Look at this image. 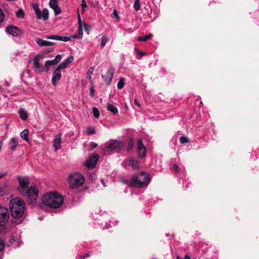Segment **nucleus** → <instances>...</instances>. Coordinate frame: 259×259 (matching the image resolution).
<instances>
[{
    "label": "nucleus",
    "mask_w": 259,
    "mask_h": 259,
    "mask_svg": "<svg viewBox=\"0 0 259 259\" xmlns=\"http://www.w3.org/2000/svg\"><path fill=\"white\" fill-rule=\"evenodd\" d=\"M43 204L51 208H59L64 202L62 195L56 192H50L44 195L41 198Z\"/></svg>",
    "instance_id": "nucleus-1"
},
{
    "label": "nucleus",
    "mask_w": 259,
    "mask_h": 259,
    "mask_svg": "<svg viewBox=\"0 0 259 259\" xmlns=\"http://www.w3.org/2000/svg\"><path fill=\"white\" fill-rule=\"evenodd\" d=\"M9 208L13 218H21L24 214L25 202L20 198H13L9 202Z\"/></svg>",
    "instance_id": "nucleus-2"
},
{
    "label": "nucleus",
    "mask_w": 259,
    "mask_h": 259,
    "mask_svg": "<svg viewBox=\"0 0 259 259\" xmlns=\"http://www.w3.org/2000/svg\"><path fill=\"white\" fill-rule=\"evenodd\" d=\"M150 181V178L148 174L141 172L134 174L130 183L126 180L124 182L129 186L136 188H143L147 186Z\"/></svg>",
    "instance_id": "nucleus-3"
},
{
    "label": "nucleus",
    "mask_w": 259,
    "mask_h": 259,
    "mask_svg": "<svg viewBox=\"0 0 259 259\" xmlns=\"http://www.w3.org/2000/svg\"><path fill=\"white\" fill-rule=\"evenodd\" d=\"M68 184L71 188H77L84 183V177L78 172L70 174L68 179Z\"/></svg>",
    "instance_id": "nucleus-4"
},
{
    "label": "nucleus",
    "mask_w": 259,
    "mask_h": 259,
    "mask_svg": "<svg viewBox=\"0 0 259 259\" xmlns=\"http://www.w3.org/2000/svg\"><path fill=\"white\" fill-rule=\"evenodd\" d=\"M21 194L29 198L31 200L30 203L32 204L38 198V189L35 186H31Z\"/></svg>",
    "instance_id": "nucleus-5"
},
{
    "label": "nucleus",
    "mask_w": 259,
    "mask_h": 259,
    "mask_svg": "<svg viewBox=\"0 0 259 259\" xmlns=\"http://www.w3.org/2000/svg\"><path fill=\"white\" fill-rule=\"evenodd\" d=\"M123 146V142L116 140H110L105 144L104 150L105 151H119Z\"/></svg>",
    "instance_id": "nucleus-6"
},
{
    "label": "nucleus",
    "mask_w": 259,
    "mask_h": 259,
    "mask_svg": "<svg viewBox=\"0 0 259 259\" xmlns=\"http://www.w3.org/2000/svg\"><path fill=\"white\" fill-rule=\"evenodd\" d=\"M18 181L19 185L18 191L20 193L24 192V191L28 188L30 181L28 177H18Z\"/></svg>",
    "instance_id": "nucleus-7"
},
{
    "label": "nucleus",
    "mask_w": 259,
    "mask_h": 259,
    "mask_svg": "<svg viewBox=\"0 0 259 259\" xmlns=\"http://www.w3.org/2000/svg\"><path fill=\"white\" fill-rule=\"evenodd\" d=\"M10 215L8 209L4 206H0V227L5 226L8 222Z\"/></svg>",
    "instance_id": "nucleus-8"
},
{
    "label": "nucleus",
    "mask_w": 259,
    "mask_h": 259,
    "mask_svg": "<svg viewBox=\"0 0 259 259\" xmlns=\"http://www.w3.org/2000/svg\"><path fill=\"white\" fill-rule=\"evenodd\" d=\"M122 165L126 168L131 167L134 169H136L140 166V162L137 158L131 157L124 160Z\"/></svg>",
    "instance_id": "nucleus-9"
},
{
    "label": "nucleus",
    "mask_w": 259,
    "mask_h": 259,
    "mask_svg": "<svg viewBox=\"0 0 259 259\" xmlns=\"http://www.w3.org/2000/svg\"><path fill=\"white\" fill-rule=\"evenodd\" d=\"M98 159V155L97 154H93L92 156H89L88 158L85 160L84 165L89 169H93L96 165Z\"/></svg>",
    "instance_id": "nucleus-10"
},
{
    "label": "nucleus",
    "mask_w": 259,
    "mask_h": 259,
    "mask_svg": "<svg viewBox=\"0 0 259 259\" xmlns=\"http://www.w3.org/2000/svg\"><path fill=\"white\" fill-rule=\"evenodd\" d=\"M114 69L113 67H109L105 75H102V77L104 78V81L107 85H109L112 81Z\"/></svg>",
    "instance_id": "nucleus-11"
},
{
    "label": "nucleus",
    "mask_w": 259,
    "mask_h": 259,
    "mask_svg": "<svg viewBox=\"0 0 259 259\" xmlns=\"http://www.w3.org/2000/svg\"><path fill=\"white\" fill-rule=\"evenodd\" d=\"M6 31L8 34L15 37H18L21 34V30L18 27L13 25L7 26L6 28Z\"/></svg>",
    "instance_id": "nucleus-12"
},
{
    "label": "nucleus",
    "mask_w": 259,
    "mask_h": 259,
    "mask_svg": "<svg viewBox=\"0 0 259 259\" xmlns=\"http://www.w3.org/2000/svg\"><path fill=\"white\" fill-rule=\"evenodd\" d=\"M137 145V152L140 158L144 157L146 156V148L142 143V140H138Z\"/></svg>",
    "instance_id": "nucleus-13"
},
{
    "label": "nucleus",
    "mask_w": 259,
    "mask_h": 259,
    "mask_svg": "<svg viewBox=\"0 0 259 259\" xmlns=\"http://www.w3.org/2000/svg\"><path fill=\"white\" fill-rule=\"evenodd\" d=\"M33 66L35 71L41 73L44 71V67L39 63L38 56H35L33 59Z\"/></svg>",
    "instance_id": "nucleus-14"
},
{
    "label": "nucleus",
    "mask_w": 259,
    "mask_h": 259,
    "mask_svg": "<svg viewBox=\"0 0 259 259\" xmlns=\"http://www.w3.org/2000/svg\"><path fill=\"white\" fill-rule=\"evenodd\" d=\"M61 77V70L56 68L55 71L53 72L52 78V83L54 86H56L57 82L60 79Z\"/></svg>",
    "instance_id": "nucleus-15"
},
{
    "label": "nucleus",
    "mask_w": 259,
    "mask_h": 259,
    "mask_svg": "<svg viewBox=\"0 0 259 259\" xmlns=\"http://www.w3.org/2000/svg\"><path fill=\"white\" fill-rule=\"evenodd\" d=\"M49 4L50 8L53 10L55 16L60 14L61 10L57 5V0H50Z\"/></svg>",
    "instance_id": "nucleus-16"
},
{
    "label": "nucleus",
    "mask_w": 259,
    "mask_h": 259,
    "mask_svg": "<svg viewBox=\"0 0 259 259\" xmlns=\"http://www.w3.org/2000/svg\"><path fill=\"white\" fill-rule=\"evenodd\" d=\"M61 133L55 136L53 140V147L55 151L61 148Z\"/></svg>",
    "instance_id": "nucleus-17"
},
{
    "label": "nucleus",
    "mask_w": 259,
    "mask_h": 259,
    "mask_svg": "<svg viewBox=\"0 0 259 259\" xmlns=\"http://www.w3.org/2000/svg\"><path fill=\"white\" fill-rule=\"evenodd\" d=\"M36 42L39 47H48L54 46L55 45V43L54 42L43 40L42 39L38 37L36 38Z\"/></svg>",
    "instance_id": "nucleus-18"
},
{
    "label": "nucleus",
    "mask_w": 259,
    "mask_h": 259,
    "mask_svg": "<svg viewBox=\"0 0 259 259\" xmlns=\"http://www.w3.org/2000/svg\"><path fill=\"white\" fill-rule=\"evenodd\" d=\"M39 16L40 18H37L38 20H43L44 21H47L49 19V11L47 9L45 8L42 11H39Z\"/></svg>",
    "instance_id": "nucleus-19"
},
{
    "label": "nucleus",
    "mask_w": 259,
    "mask_h": 259,
    "mask_svg": "<svg viewBox=\"0 0 259 259\" xmlns=\"http://www.w3.org/2000/svg\"><path fill=\"white\" fill-rule=\"evenodd\" d=\"M18 113L22 120H26L28 118V113L24 109L20 108L19 109Z\"/></svg>",
    "instance_id": "nucleus-20"
},
{
    "label": "nucleus",
    "mask_w": 259,
    "mask_h": 259,
    "mask_svg": "<svg viewBox=\"0 0 259 259\" xmlns=\"http://www.w3.org/2000/svg\"><path fill=\"white\" fill-rule=\"evenodd\" d=\"M54 40L62 41L64 42H67L71 40V38L68 36H60L58 35H54Z\"/></svg>",
    "instance_id": "nucleus-21"
},
{
    "label": "nucleus",
    "mask_w": 259,
    "mask_h": 259,
    "mask_svg": "<svg viewBox=\"0 0 259 259\" xmlns=\"http://www.w3.org/2000/svg\"><path fill=\"white\" fill-rule=\"evenodd\" d=\"M109 37L107 34H104L101 38V41L100 43V48H103L108 41Z\"/></svg>",
    "instance_id": "nucleus-22"
},
{
    "label": "nucleus",
    "mask_w": 259,
    "mask_h": 259,
    "mask_svg": "<svg viewBox=\"0 0 259 259\" xmlns=\"http://www.w3.org/2000/svg\"><path fill=\"white\" fill-rule=\"evenodd\" d=\"M107 107L108 110L113 113V114H116L118 113L117 108L113 105L110 103H108L107 105Z\"/></svg>",
    "instance_id": "nucleus-23"
},
{
    "label": "nucleus",
    "mask_w": 259,
    "mask_h": 259,
    "mask_svg": "<svg viewBox=\"0 0 259 259\" xmlns=\"http://www.w3.org/2000/svg\"><path fill=\"white\" fill-rule=\"evenodd\" d=\"M152 36L153 35L151 33H150L144 37L139 36L137 38V40L139 41H146L151 39Z\"/></svg>",
    "instance_id": "nucleus-24"
},
{
    "label": "nucleus",
    "mask_w": 259,
    "mask_h": 259,
    "mask_svg": "<svg viewBox=\"0 0 259 259\" xmlns=\"http://www.w3.org/2000/svg\"><path fill=\"white\" fill-rule=\"evenodd\" d=\"M29 134L28 130L27 129H25L20 133L21 137L26 141H28V136Z\"/></svg>",
    "instance_id": "nucleus-25"
},
{
    "label": "nucleus",
    "mask_w": 259,
    "mask_h": 259,
    "mask_svg": "<svg viewBox=\"0 0 259 259\" xmlns=\"http://www.w3.org/2000/svg\"><path fill=\"white\" fill-rule=\"evenodd\" d=\"M12 145L10 146V148L11 150L14 151L15 150L17 146L18 143L15 138H12L10 141Z\"/></svg>",
    "instance_id": "nucleus-26"
},
{
    "label": "nucleus",
    "mask_w": 259,
    "mask_h": 259,
    "mask_svg": "<svg viewBox=\"0 0 259 259\" xmlns=\"http://www.w3.org/2000/svg\"><path fill=\"white\" fill-rule=\"evenodd\" d=\"M32 8L33 9V10H34L36 16V18H40V17L39 16V11H40V10L39 8L38 4L36 3L32 4Z\"/></svg>",
    "instance_id": "nucleus-27"
},
{
    "label": "nucleus",
    "mask_w": 259,
    "mask_h": 259,
    "mask_svg": "<svg viewBox=\"0 0 259 259\" xmlns=\"http://www.w3.org/2000/svg\"><path fill=\"white\" fill-rule=\"evenodd\" d=\"M78 26H83L85 30H88V25L87 24L84 22H82L81 20V18L79 13H78Z\"/></svg>",
    "instance_id": "nucleus-28"
},
{
    "label": "nucleus",
    "mask_w": 259,
    "mask_h": 259,
    "mask_svg": "<svg viewBox=\"0 0 259 259\" xmlns=\"http://www.w3.org/2000/svg\"><path fill=\"white\" fill-rule=\"evenodd\" d=\"M16 16L19 18L23 19L24 18L25 13L22 9H19L16 13Z\"/></svg>",
    "instance_id": "nucleus-29"
},
{
    "label": "nucleus",
    "mask_w": 259,
    "mask_h": 259,
    "mask_svg": "<svg viewBox=\"0 0 259 259\" xmlns=\"http://www.w3.org/2000/svg\"><path fill=\"white\" fill-rule=\"evenodd\" d=\"M124 85V79L123 77H120L119 79V81L117 83V88L118 89H121L123 88Z\"/></svg>",
    "instance_id": "nucleus-30"
},
{
    "label": "nucleus",
    "mask_w": 259,
    "mask_h": 259,
    "mask_svg": "<svg viewBox=\"0 0 259 259\" xmlns=\"http://www.w3.org/2000/svg\"><path fill=\"white\" fill-rule=\"evenodd\" d=\"M69 64L67 62H66V60H65L63 62L59 64L58 66V68L61 70L62 69L65 68Z\"/></svg>",
    "instance_id": "nucleus-31"
},
{
    "label": "nucleus",
    "mask_w": 259,
    "mask_h": 259,
    "mask_svg": "<svg viewBox=\"0 0 259 259\" xmlns=\"http://www.w3.org/2000/svg\"><path fill=\"white\" fill-rule=\"evenodd\" d=\"M141 7L140 0H135L134 4V8L136 11H138Z\"/></svg>",
    "instance_id": "nucleus-32"
},
{
    "label": "nucleus",
    "mask_w": 259,
    "mask_h": 259,
    "mask_svg": "<svg viewBox=\"0 0 259 259\" xmlns=\"http://www.w3.org/2000/svg\"><path fill=\"white\" fill-rule=\"evenodd\" d=\"M91 85L90 88V96L93 97L95 95V89L93 81L91 80Z\"/></svg>",
    "instance_id": "nucleus-33"
},
{
    "label": "nucleus",
    "mask_w": 259,
    "mask_h": 259,
    "mask_svg": "<svg viewBox=\"0 0 259 259\" xmlns=\"http://www.w3.org/2000/svg\"><path fill=\"white\" fill-rule=\"evenodd\" d=\"M95 133V130L94 127H88L87 128V134L88 135H92Z\"/></svg>",
    "instance_id": "nucleus-34"
},
{
    "label": "nucleus",
    "mask_w": 259,
    "mask_h": 259,
    "mask_svg": "<svg viewBox=\"0 0 259 259\" xmlns=\"http://www.w3.org/2000/svg\"><path fill=\"white\" fill-rule=\"evenodd\" d=\"M94 68L93 67H90L88 71H87V77L91 80V78H92V77H91V75L93 74V71H94Z\"/></svg>",
    "instance_id": "nucleus-35"
},
{
    "label": "nucleus",
    "mask_w": 259,
    "mask_h": 259,
    "mask_svg": "<svg viewBox=\"0 0 259 259\" xmlns=\"http://www.w3.org/2000/svg\"><path fill=\"white\" fill-rule=\"evenodd\" d=\"M93 112L95 118H98L100 116V113L98 109L96 107L93 108Z\"/></svg>",
    "instance_id": "nucleus-36"
},
{
    "label": "nucleus",
    "mask_w": 259,
    "mask_h": 259,
    "mask_svg": "<svg viewBox=\"0 0 259 259\" xmlns=\"http://www.w3.org/2000/svg\"><path fill=\"white\" fill-rule=\"evenodd\" d=\"M180 142L182 144H186L189 143V139L186 136H182L180 138Z\"/></svg>",
    "instance_id": "nucleus-37"
},
{
    "label": "nucleus",
    "mask_w": 259,
    "mask_h": 259,
    "mask_svg": "<svg viewBox=\"0 0 259 259\" xmlns=\"http://www.w3.org/2000/svg\"><path fill=\"white\" fill-rule=\"evenodd\" d=\"M88 178L91 182H93L95 180L96 178V175L94 173L90 174Z\"/></svg>",
    "instance_id": "nucleus-38"
},
{
    "label": "nucleus",
    "mask_w": 259,
    "mask_h": 259,
    "mask_svg": "<svg viewBox=\"0 0 259 259\" xmlns=\"http://www.w3.org/2000/svg\"><path fill=\"white\" fill-rule=\"evenodd\" d=\"M5 245V243L3 239H0V252L4 249Z\"/></svg>",
    "instance_id": "nucleus-39"
},
{
    "label": "nucleus",
    "mask_w": 259,
    "mask_h": 259,
    "mask_svg": "<svg viewBox=\"0 0 259 259\" xmlns=\"http://www.w3.org/2000/svg\"><path fill=\"white\" fill-rule=\"evenodd\" d=\"M5 19V15L2 10V9L0 8V23L3 22Z\"/></svg>",
    "instance_id": "nucleus-40"
},
{
    "label": "nucleus",
    "mask_w": 259,
    "mask_h": 259,
    "mask_svg": "<svg viewBox=\"0 0 259 259\" xmlns=\"http://www.w3.org/2000/svg\"><path fill=\"white\" fill-rule=\"evenodd\" d=\"M61 58H62V56L61 55L58 54V55H56L55 58L54 59V60L55 61V63H56L57 64L58 62H59L61 61Z\"/></svg>",
    "instance_id": "nucleus-41"
},
{
    "label": "nucleus",
    "mask_w": 259,
    "mask_h": 259,
    "mask_svg": "<svg viewBox=\"0 0 259 259\" xmlns=\"http://www.w3.org/2000/svg\"><path fill=\"white\" fill-rule=\"evenodd\" d=\"M51 66V64L50 63L49 61H46L45 62V67L46 68V70L48 71L49 70L50 67Z\"/></svg>",
    "instance_id": "nucleus-42"
},
{
    "label": "nucleus",
    "mask_w": 259,
    "mask_h": 259,
    "mask_svg": "<svg viewBox=\"0 0 259 259\" xmlns=\"http://www.w3.org/2000/svg\"><path fill=\"white\" fill-rule=\"evenodd\" d=\"M73 60H74L73 57L72 56H70L68 57L66 59V62H68V64H69V63H71V62H72Z\"/></svg>",
    "instance_id": "nucleus-43"
},
{
    "label": "nucleus",
    "mask_w": 259,
    "mask_h": 259,
    "mask_svg": "<svg viewBox=\"0 0 259 259\" xmlns=\"http://www.w3.org/2000/svg\"><path fill=\"white\" fill-rule=\"evenodd\" d=\"M90 146L91 148H92V149H94L97 147L98 145L96 143H95L94 142H92L90 143Z\"/></svg>",
    "instance_id": "nucleus-44"
},
{
    "label": "nucleus",
    "mask_w": 259,
    "mask_h": 259,
    "mask_svg": "<svg viewBox=\"0 0 259 259\" xmlns=\"http://www.w3.org/2000/svg\"><path fill=\"white\" fill-rule=\"evenodd\" d=\"M81 6L82 7V12L83 13L84 9L87 7V5L86 4L85 1H83V2H82V4H81Z\"/></svg>",
    "instance_id": "nucleus-45"
},
{
    "label": "nucleus",
    "mask_w": 259,
    "mask_h": 259,
    "mask_svg": "<svg viewBox=\"0 0 259 259\" xmlns=\"http://www.w3.org/2000/svg\"><path fill=\"white\" fill-rule=\"evenodd\" d=\"M82 27L83 26H78V32H79V35H80V38H82V35L83 34V31H82Z\"/></svg>",
    "instance_id": "nucleus-46"
},
{
    "label": "nucleus",
    "mask_w": 259,
    "mask_h": 259,
    "mask_svg": "<svg viewBox=\"0 0 259 259\" xmlns=\"http://www.w3.org/2000/svg\"><path fill=\"white\" fill-rule=\"evenodd\" d=\"M112 14H113L114 17L116 18V19L118 20L119 19L117 11L116 10H115V9L113 10Z\"/></svg>",
    "instance_id": "nucleus-47"
},
{
    "label": "nucleus",
    "mask_w": 259,
    "mask_h": 259,
    "mask_svg": "<svg viewBox=\"0 0 259 259\" xmlns=\"http://www.w3.org/2000/svg\"><path fill=\"white\" fill-rule=\"evenodd\" d=\"M174 170L177 172H179V168L177 164H174L173 166Z\"/></svg>",
    "instance_id": "nucleus-48"
},
{
    "label": "nucleus",
    "mask_w": 259,
    "mask_h": 259,
    "mask_svg": "<svg viewBox=\"0 0 259 259\" xmlns=\"http://www.w3.org/2000/svg\"><path fill=\"white\" fill-rule=\"evenodd\" d=\"M138 53L140 55L141 58L146 54L145 52H140L139 50H138Z\"/></svg>",
    "instance_id": "nucleus-49"
},
{
    "label": "nucleus",
    "mask_w": 259,
    "mask_h": 259,
    "mask_svg": "<svg viewBox=\"0 0 259 259\" xmlns=\"http://www.w3.org/2000/svg\"><path fill=\"white\" fill-rule=\"evenodd\" d=\"M48 61H49L50 62V63L51 64V66H52V65H55V64H57L56 63H55V60H54V59L52 60H48Z\"/></svg>",
    "instance_id": "nucleus-50"
},
{
    "label": "nucleus",
    "mask_w": 259,
    "mask_h": 259,
    "mask_svg": "<svg viewBox=\"0 0 259 259\" xmlns=\"http://www.w3.org/2000/svg\"><path fill=\"white\" fill-rule=\"evenodd\" d=\"M134 103H135V105H137V106H138V107L141 106V105L139 103V102L137 101V100H135Z\"/></svg>",
    "instance_id": "nucleus-51"
},
{
    "label": "nucleus",
    "mask_w": 259,
    "mask_h": 259,
    "mask_svg": "<svg viewBox=\"0 0 259 259\" xmlns=\"http://www.w3.org/2000/svg\"><path fill=\"white\" fill-rule=\"evenodd\" d=\"M90 255L89 253L85 254L84 255L81 256V258L82 259H84L85 257L89 256Z\"/></svg>",
    "instance_id": "nucleus-52"
},
{
    "label": "nucleus",
    "mask_w": 259,
    "mask_h": 259,
    "mask_svg": "<svg viewBox=\"0 0 259 259\" xmlns=\"http://www.w3.org/2000/svg\"><path fill=\"white\" fill-rule=\"evenodd\" d=\"M133 147V145L132 144H130L129 146H128V147L127 149V151H129L130 149H131Z\"/></svg>",
    "instance_id": "nucleus-53"
},
{
    "label": "nucleus",
    "mask_w": 259,
    "mask_h": 259,
    "mask_svg": "<svg viewBox=\"0 0 259 259\" xmlns=\"http://www.w3.org/2000/svg\"><path fill=\"white\" fill-rule=\"evenodd\" d=\"M6 175V174L0 172V179L3 178Z\"/></svg>",
    "instance_id": "nucleus-54"
},
{
    "label": "nucleus",
    "mask_w": 259,
    "mask_h": 259,
    "mask_svg": "<svg viewBox=\"0 0 259 259\" xmlns=\"http://www.w3.org/2000/svg\"><path fill=\"white\" fill-rule=\"evenodd\" d=\"M184 259H191V258L188 255H185V257H184Z\"/></svg>",
    "instance_id": "nucleus-55"
},
{
    "label": "nucleus",
    "mask_w": 259,
    "mask_h": 259,
    "mask_svg": "<svg viewBox=\"0 0 259 259\" xmlns=\"http://www.w3.org/2000/svg\"><path fill=\"white\" fill-rule=\"evenodd\" d=\"M101 183H102V185H103L104 187H105V186H106V185H105V183H104V180H101Z\"/></svg>",
    "instance_id": "nucleus-56"
},
{
    "label": "nucleus",
    "mask_w": 259,
    "mask_h": 259,
    "mask_svg": "<svg viewBox=\"0 0 259 259\" xmlns=\"http://www.w3.org/2000/svg\"><path fill=\"white\" fill-rule=\"evenodd\" d=\"M45 37L47 39H50V35H46Z\"/></svg>",
    "instance_id": "nucleus-57"
},
{
    "label": "nucleus",
    "mask_w": 259,
    "mask_h": 259,
    "mask_svg": "<svg viewBox=\"0 0 259 259\" xmlns=\"http://www.w3.org/2000/svg\"><path fill=\"white\" fill-rule=\"evenodd\" d=\"M54 35H50V39L54 40Z\"/></svg>",
    "instance_id": "nucleus-58"
},
{
    "label": "nucleus",
    "mask_w": 259,
    "mask_h": 259,
    "mask_svg": "<svg viewBox=\"0 0 259 259\" xmlns=\"http://www.w3.org/2000/svg\"><path fill=\"white\" fill-rule=\"evenodd\" d=\"M15 240H15V239H14V238L13 237V238H12L11 239V240H10V242H11V243H12V242H13V241H15Z\"/></svg>",
    "instance_id": "nucleus-59"
},
{
    "label": "nucleus",
    "mask_w": 259,
    "mask_h": 259,
    "mask_svg": "<svg viewBox=\"0 0 259 259\" xmlns=\"http://www.w3.org/2000/svg\"><path fill=\"white\" fill-rule=\"evenodd\" d=\"M72 37H73V38H79V37H77L76 35H74V36H72Z\"/></svg>",
    "instance_id": "nucleus-60"
},
{
    "label": "nucleus",
    "mask_w": 259,
    "mask_h": 259,
    "mask_svg": "<svg viewBox=\"0 0 259 259\" xmlns=\"http://www.w3.org/2000/svg\"><path fill=\"white\" fill-rule=\"evenodd\" d=\"M177 259H182V258L181 257H180L179 256H177Z\"/></svg>",
    "instance_id": "nucleus-61"
},
{
    "label": "nucleus",
    "mask_w": 259,
    "mask_h": 259,
    "mask_svg": "<svg viewBox=\"0 0 259 259\" xmlns=\"http://www.w3.org/2000/svg\"><path fill=\"white\" fill-rule=\"evenodd\" d=\"M135 50L138 53V50H139L137 48H135Z\"/></svg>",
    "instance_id": "nucleus-62"
}]
</instances>
